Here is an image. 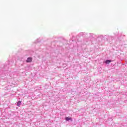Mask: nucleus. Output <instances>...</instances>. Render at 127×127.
<instances>
[{
  "instance_id": "1",
  "label": "nucleus",
  "mask_w": 127,
  "mask_h": 127,
  "mask_svg": "<svg viewBox=\"0 0 127 127\" xmlns=\"http://www.w3.org/2000/svg\"><path fill=\"white\" fill-rule=\"evenodd\" d=\"M26 62L27 63H29L30 62H32V58H28L27 60H26Z\"/></svg>"
},
{
  "instance_id": "2",
  "label": "nucleus",
  "mask_w": 127,
  "mask_h": 127,
  "mask_svg": "<svg viewBox=\"0 0 127 127\" xmlns=\"http://www.w3.org/2000/svg\"><path fill=\"white\" fill-rule=\"evenodd\" d=\"M65 121H66V122H69V121H71V122H72V118H71L66 117Z\"/></svg>"
},
{
  "instance_id": "3",
  "label": "nucleus",
  "mask_w": 127,
  "mask_h": 127,
  "mask_svg": "<svg viewBox=\"0 0 127 127\" xmlns=\"http://www.w3.org/2000/svg\"><path fill=\"white\" fill-rule=\"evenodd\" d=\"M111 62H112V61H111V60H106V61L105 62V63H106V64H110V63H111Z\"/></svg>"
},
{
  "instance_id": "4",
  "label": "nucleus",
  "mask_w": 127,
  "mask_h": 127,
  "mask_svg": "<svg viewBox=\"0 0 127 127\" xmlns=\"http://www.w3.org/2000/svg\"><path fill=\"white\" fill-rule=\"evenodd\" d=\"M21 105V101H19L17 102V106L18 107H20Z\"/></svg>"
},
{
  "instance_id": "5",
  "label": "nucleus",
  "mask_w": 127,
  "mask_h": 127,
  "mask_svg": "<svg viewBox=\"0 0 127 127\" xmlns=\"http://www.w3.org/2000/svg\"><path fill=\"white\" fill-rule=\"evenodd\" d=\"M82 33V35H85V34H86L85 33Z\"/></svg>"
}]
</instances>
